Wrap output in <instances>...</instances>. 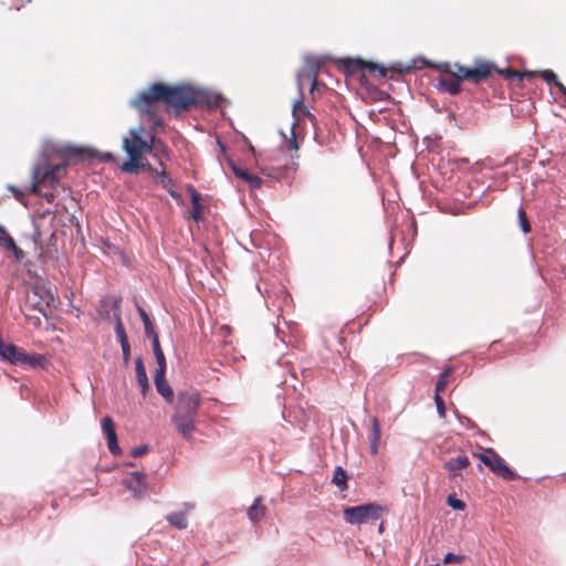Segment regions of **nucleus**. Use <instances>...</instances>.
Instances as JSON below:
<instances>
[{"mask_svg":"<svg viewBox=\"0 0 566 566\" xmlns=\"http://www.w3.org/2000/svg\"><path fill=\"white\" fill-rule=\"evenodd\" d=\"M219 101L218 94L205 90H195L190 86L172 87L157 83L140 92L132 101V105L140 112L142 116H147L151 129H156L163 125L158 115L160 104H164L167 112L179 114L192 105L207 104L209 107H216Z\"/></svg>","mask_w":566,"mask_h":566,"instance_id":"f257e3e1","label":"nucleus"},{"mask_svg":"<svg viewBox=\"0 0 566 566\" xmlns=\"http://www.w3.org/2000/svg\"><path fill=\"white\" fill-rule=\"evenodd\" d=\"M200 408V396L196 391H181L177 396L171 422L186 440L196 431V419Z\"/></svg>","mask_w":566,"mask_h":566,"instance_id":"f03ea898","label":"nucleus"},{"mask_svg":"<svg viewBox=\"0 0 566 566\" xmlns=\"http://www.w3.org/2000/svg\"><path fill=\"white\" fill-rule=\"evenodd\" d=\"M144 132L143 126L132 128L129 137L123 139L124 150L128 155V160L123 165L124 171L137 174L143 154L153 153L157 139L154 135L149 137V140L143 138Z\"/></svg>","mask_w":566,"mask_h":566,"instance_id":"7ed1b4c3","label":"nucleus"},{"mask_svg":"<svg viewBox=\"0 0 566 566\" xmlns=\"http://www.w3.org/2000/svg\"><path fill=\"white\" fill-rule=\"evenodd\" d=\"M65 164L57 165H45V166H35L32 171V185L30 187V192L35 195H42V189L45 187L54 188L60 178L65 170ZM43 196L51 201L53 199L52 193H43Z\"/></svg>","mask_w":566,"mask_h":566,"instance_id":"20e7f679","label":"nucleus"},{"mask_svg":"<svg viewBox=\"0 0 566 566\" xmlns=\"http://www.w3.org/2000/svg\"><path fill=\"white\" fill-rule=\"evenodd\" d=\"M0 356L14 365L29 366L31 368L43 367L45 357L40 354H29L24 349L0 342Z\"/></svg>","mask_w":566,"mask_h":566,"instance_id":"39448f33","label":"nucleus"},{"mask_svg":"<svg viewBox=\"0 0 566 566\" xmlns=\"http://www.w3.org/2000/svg\"><path fill=\"white\" fill-rule=\"evenodd\" d=\"M384 512L382 506L376 503H368L344 509V518L349 524H363L378 520Z\"/></svg>","mask_w":566,"mask_h":566,"instance_id":"423d86ee","label":"nucleus"},{"mask_svg":"<svg viewBox=\"0 0 566 566\" xmlns=\"http://www.w3.org/2000/svg\"><path fill=\"white\" fill-rule=\"evenodd\" d=\"M323 61L316 56H306L304 67L297 73V83L300 90V98L293 105V113L303 107V82L308 80L312 82V91L317 84V75Z\"/></svg>","mask_w":566,"mask_h":566,"instance_id":"0eeeda50","label":"nucleus"},{"mask_svg":"<svg viewBox=\"0 0 566 566\" xmlns=\"http://www.w3.org/2000/svg\"><path fill=\"white\" fill-rule=\"evenodd\" d=\"M480 460L494 473L505 480H514L515 473L503 462V460L492 449L485 450L479 454Z\"/></svg>","mask_w":566,"mask_h":566,"instance_id":"6e6552de","label":"nucleus"},{"mask_svg":"<svg viewBox=\"0 0 566 566\" xmlns=\"http://www.w3.org/2000/svg\"><path fill=\"white\" fill-rule=\"evenodd\" d=\"M123 484L132 492L136 499H142L146 492L145 474L136 471L123 480Z\"/></svg>","mask_w":566,"mask_h":566,"instance_id":"1a4fd4ad","label":"nucleus"},{"mask_svg":"<svg viewBox=\"0 0 566 566\" xmlns=\"http://www.w3.org/2000/svg\"><path fill=\"white\" fill-rule=\"evenodd\" d=\"M102 430L107 438V447L112 454H118L120 448L117 443V436L115 431V424L111 417L106 416L102 419Z\"/></svg>","mask_w":566,"mask_h":566,"instance_id":"9d476101","label":"nucleus"},{"mask_svg":"<svg viewBox=\"0 0 566 566\" xmlns=\"http://www.w3.org/2000/svg\"><path fill=\"white\" fill-rule=\"evenodd\" d=\"M165 373L166 371L155 370L154 382L158 394L165 398V400L171 402L174 398V391L165 379Z\"/></svg>","mask_w":566,"mask_h":566,"instance_id":"9b49d317","label":"nucleus"},{"mask_svg":"<svg viewBox=\"0 0 566 566\" xmlns=\"http://www.w3.org/2000/svg\"><path fill=\"white\" fill-rule=\"evenodd\" d=\"M0 244L7 250L12 252L17 261L21 262L24 259V252L14 243L13 239L0 227Z\"/></svg>","mask_w":566,"mask_h":566,"instance_id":"f8f14e48","label":"nucleus"},{"mask_svg":"<svg viewBox=\"0 0 566 566\" xmlns=\"http://www.w3.org/2000/svg\"><path fill=\"white\" fill-rule=\"evenodd\" d=\"M381 438L380 423L376 417L371 419V428L368 434L369 451L373 455H376L379 451Z\"/></svg>","mask_w":566,"mask_h":566,"instance_id":"ddd939ff","label":"nucleus"},{"mask_svg":"<svg viewBox=\"0 0 566 566\" xmlns=\"http://www.w3.org/2000/svg\"><path fill=\"white\" fill-rule=\"evenodd\" d=\"M438 88L451 95H457L461 88L460 77H457L453 74H447L444 76H441L438 83Z\"/></svg>","mask_w":566,"mask_h":566,"instance_id":"4468645a","label":"nucleus"},{"mask_svg":"<svg viewBox=\"0 0 566 566\" xmlns=\"http://www.w3.org/2000/svg\"><path fill=\"white\" fill-rule=\"evenodd\" d=\"M233 174L243 179L252 189H258L262 186V179L255 175L250 174L247 169L241 168L231 163Z\"/></svg>","mask_w":566,"mask_h":566,"instance_id":"2eb2a0df","label":"nucleus"},{"mask_svg":"<svg viewBox=\"0 0 566 566\" xmlns=\"http://www.w3.org/2000/svg\"><path fill=\"white\" fill-rule=\"evenodd\" d=\"M469 464L470 461L467 455H458L455 458H451L448 462H446L444 468L449 471L450 478H455L458 471L467 468Z\"/></svg>","mask_w":566,"mask_h":566,"instance_id":"dca6fc26","label":"nucleus"},{"mask_svg":"<svg viewBox=\"0 0 566 566\" xmlns=\"http://www.w3.org/2000/svg\"><path fill=\"white\" fill-rule=\"evenodd\" d=\"M135 371H136L137 382L142 388V392L145 395L149 388V382H148L146 368H145L142 357H138L135 360Z\"/></svg>","mask_w":566,"mask_h":566,"instance_id":"f3484780","label":"nucleus"},{"mask_svg":"<svg viewBox=\"0 0 566 566\" xmlns=\"http://www.w3.org/2000/svg\"><path fill=\"white\" fill-rule=\"evenodd\" d=\"M492 65L485 62L478 63L472 71L468 72L467 75L471 76L474 82H480L486 78L491 73Z\"/></svg>","mask_w":566,"mask_h":566,"instance_id":"a211bd4d","label":"nucleus"},{"mask_svg":"<svg viewBox=\"0 0 566 566\" xmlns=\"http://www.w3.org/2000/svg\"><path fill=\"white\" fill-rule=\"evenodd\" d=\"M265 506L261 503V497H256L248 510V517L252 523H258L265 515Z\"/></svg>","mask_w":566,"mask_h":566,"instance_id":"6ab92c4d","label":"nucleus"},{"mask_svg":"<svg viewBox=\"0 0 566 566\" xmlns=\"http://www.w3.org/2000/svg\"><path fill=\"white\" fill-rule=\"evenodd\" d=\"M151 344H153V350L156 357L157 368L156 370L166 371V358L161 350L158 335L156 333H153L151 336Z\"/></svg>","mask_w":566,"mask_h":566,"instance_id":"aec40b11","label":"nucleus"},{"mask_svg":"<svg viewBox=\"0 0 566 566\" xmlns=\"http://www.w3.org/2000/svg\"><path fill=\"white\" fill-rule=\"evenodd\" d=\"M167 521L170 525L178 530H185L188 525L187 516L184 512H174L167 516Z\"/></svg>","mask_w":566,"mask_h":566,"instance_id":"412c9836","label":"nucleus"},{"mask_svg":"<svg viewBox=\"0 0 566 566\" xmlns=\"http://www.w3.org/2000/svg\"><path fill=\"white\" fill-rule=\"evenodd\" d=\"M333 483H335L342 491L347 488V474L343 470L342 467H336L334 475H333Z\"/></svg>","mask_w":566,"mask_h":566,"instance_id":"4be33fe9","label":"nucleus"},{"mask_svg":"<svg viewBox=\"0 0 566 566\" xmlns=\"http://www.w3.org/2000/svg\"><path fill=\"white\" fill-rule=\"evenodd\" d=\"M114 317H115V333H116L119 344L128 342L127 335H126V332H125V328H124V325H123L119 314L115 313Z\"/></svg>","mask_w":566,"mask_h":566,"instance_id":"5701e85b","label":"nucleus"},{"mask_svg":"<svg viewBox=\"0 0 566 566\" xmlns=\"http://www.w3.org/2000/svg\"><path fill=\"white\" fill-rule=\"evenodd\" d=\"M137 311H138V314H139V316H140L142 321H143V323H144V327H145V333H146V335H147L148 337H151V336H153V333H155V332H154V329H153V326H151L150 319H149V317H148V315H147L146 311H145L143 307H140V306H138Z\"/></svg>","mask_w":566,"mask_h":566,"instance_id":"b1692460","label":"nucleus"},{"mask_svg":"<svg viewBox=\"0 0 566 566\" xmlns=\"http://www.w3.org/2000/svg\"><path fill=\"white\" fill-rule=\"evenodd\" d=\"M451 375V369H446L439 377L437 385H436V394L440 395L441 391L444 390V388L448 385L449 377Z\"/></svg>","mask_w":566,"mask_h":566,"instance_id":"393cba45","label":"nucleus"},{"mask_svg":"<svg viewBox=\"0 0 566 566\" xmlns=\"http://www.w3.org/2000/svg\"><path fill=\"white\" fill-rule=\"evenodd\" d=\"M447 503L449 506L457 511H463L465 509L464 502L457 499L455 494L449 495L447 499Z\"/></svg>","mask_w":566,"mask_h":566,"instance_id":"a878e982","label":"nucleus"},{"mask_svg":"<svg viewBox=\"0 0 566 566\" xmlns=\"http://www.w3.org/2000/svg\"><path fill=\"white\" fill-rule=\"evenodd\" d=\"M517 214H518V221H520V226L522 228V231L524 233L530 232L531 231V224H530V222L527 220L526 212L521 208L518 210Z\"/></svg>","mask_w":566,"mask_h":566,"instance_id":"bb28decb","label":"nucleus"},{"mask_svg":"<svg viewBox=\"0 0 566 566\" xmlns=\"http://www.w3.org/2000/svg\"><path fill=\"white\" fill-rule=\"evenodd\" d=\"M364 69H367L373 73L377 72L379 77H385L387 74L382 66L375 63H364Z\"/></svg>","mask_w":566,"mask_h":566,"instance_id":"cd10ccee","label":"nucleus"},{"mask_svg":"<svg viewBox=\"0 0 566 566\" xmlns=\"http://www.w3.org/2000/svg\"><path fill=\"white\" fill-rule=\"evenodd\" d=\"M434 401L437 405V411H438L439 416L444 417L446 416V405H444L443 399L441 398L440 395L436 394Z\"/></svg>","mask_w":566,"mask_h":566,"instance_id":"c85d7f7f","label":"nucleus"},{"mask_svg":"<svg viewBox=\"0 0 566 566\" xmlns=\"http://www.w3.org/2000/svg\"><path fill=\"white\" fill-rule=\"evenodd\" d=\"M122 352H123V359L124 364L128 365L129 358H130V345L128 342L120 344Z\"/></svg>","mask_w":566,"mask_h":566,"instance_id":"c756f323","label":"nucleus"},{"mask_svg":"<svg viewBox=\"0 0 566 566\" xmlns=\"http://www.w3.org/2000/svg\"><path fill=\"white\" fill-rule=\"evenodd\" d=\"M463 558L464 557L462 555H455L453 553H448L443 558V563L444 564L459 563V562H462Z\"/></svg>","mask_w":566,"mask_h":566,"instance_id":"7c9ffc66","label":"nucleus"},{"mask_svg":"<svg viewBox=\"0 0 566 566\" xmlns=\"http://www.w3.org/2000/svg\"><path fill=\"white\" fill-rule=\"evenodd\" d=\"M8 189L12 192L13 197L20 201V202H23V199H24V192L22 190H20L19 188H17L15 186H12V185H9L8 186Z\"/></svg>","mask_w":566,"mask_h":566,"instance_id":"2f4dec72","label":"nucleus"},{"mask_svg":"<svg viewBox=\"0 0 566 566\" xmlns=\"http://www.w3.org/2000/svg\"><path fill=\"white\" fill-rule=\"evenodd\" d=\"M148 451V446H140L132 450V455L138 458L144 455Z\"/></svg>","mask_w":566,"mask_h":566,"instance_id":"473e14b6","label":"nucleus"},{"mask_svg":"<svg viewBox=\"0 0 566 566\" xmlns=\"http://www.w3.org/2000/svg\"><path fill=\"white\" fill-rule=\"evenodd\" d=\"M472 71L470 67L459 66V75H455L457 77H460V81L463 78H470L471 76L467 75L468 72Z\"/></svg>","mask_w":566,"mask_h":566,"instance_id":"72a5a7b5","label":"nucleus"},{"mask_svg":"<svg viewBox=\"0 0 566 566\" xmlns=\"http://www.w3.org/2000/svg\"><path fill=\"white\" fill-rule=\"evenodd\" d=\"M159 178H160V182L163 184V186H164L165 188H168V185L170 184V179H169V177L166 175V172H161V174L159 175Z\"/></svg>","mask_w":566,"mask_h":566,"instance_id":"f704fd0d","label":"nucleus"},{"mask_svg":"<svg viewBox=\"0 0 566 566\" xmlns=\"http://www.w3.org/2000/svg\"><path fill=\"white\" fill-rule=\"evenodd\" d=\"M291 147H292L293 149H297V144H296L295 139H293V140L291 142Z\"/></svg>","mask_w":566,"mask_h":566,"instance_id":"c9c22d12","label":"nucleus"},{"mask_svg":"<svg viewBox=\"0 0 566 566\" xmlns=\"http://www.w3.org/2000/svg\"><path fill=\"white\" fill-rule=\"evenodd\" d=\"M506 74H507V76H515V75H517V73L514 72V71H507Z\"/></svg>","mask_w":566,"mask_h":566,"instance_id":"e433bc0d","label":"nucleus"},{"mask_svg":"<svg viewBox=\"0 0 566 566\" xmlns=\"http://www.w3.org/2000/svg\"><path fill=\"white\" fill-rule=\"evenodd\" d=\"M430 566H439V565H430Z\"/></svg>","mask_w":566,"mask_h":566,"instance_id":"4c0bfd02","label":"nucleus"}]
</instances>
